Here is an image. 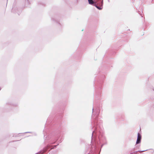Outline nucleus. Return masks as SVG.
I'll list each match as a JSON object with an SVG mask.
<instances>
[{
  "mask_svg": "<svg viewBox=\"0 0 154 154\" xmlns=\"http://www.w3.org/2000/svg\"><path fill=\"white\" fill-rule=\"evenodd\" d=\"M89 4L93 5L98 9L101 10L103 5V0H88Z\"/></svg>",
  "mask_w": 154,
  "mask_h": 154,
  "instance_id": "nucleus-1",
  "label": "nucleus"
},
{
  "mask_svg": "<svg viewBox=\"0 0 154 154\" xmlns=\"http://www.w3.org/2000/svg\"><path fill=\"white\" fill-rule=\"evenodd\" d=\"M141 139V136L139 133L137 134V137L136 144H137L140 143Z\"/></svg>",
  "mask_w": 154,
  "mask_h": 154,
  "instance_id": "nucleus-2",
  "label": "nucleus"
},
{
  "mask_svg": "<svg viewBox=\"0 0 154 154\" xmlns=\"http://www.w3.org/2000/svg\"><path fill=\"white\" fill-rule=\"evenodd\" d=\"M99 139L100 142H105L106 141V138L103 136L100 135L99 137Z\"/></svg>",
  "mask_w": 154,
  "mask_h": 154,
  "instance_id": "nucleus-3",
  "label": "nucleus"
},
{
  "mask_svg": "<svg viewBox=\"0 0 154 154\" xmlns=\"http://www.w3.org/2000/svg\"><path fill=\"white\" fill-rule=\"evenodd\" d=\"M48 146H47V147H46L44 148L43 150L42 151H41L39 152H38L37 154H42L45 152L48 149Z\"/></svg>",
  "mask_w": 154,
  "mask_h": 154,
  "instance_id": "nucleus-4",
  "label": "nucleus"
},
{
  "mask_svg": "<svg viewBox=\"0 0 154 154\" xmlns=\"http://www.w3.org/2000/svg\"><path fill=\"white\" fill-rule=\"evenodd\" d=\"M95 133H96V131H93V132H92V134L91 142H92L93 140V136H94V134Z\"/></svg>",
  "mask_w": 154,
  "mask_h": 154,
  "instance_id": "nucleus-5",
  "label": "nucleus"
},
{
  "mask_svg": "<svg viewBox=\"0 0 154 154\" xmlns=\"http://www.w3.org/2000/svg\"><path fill=\"white\" fill-rule=\"evenodd\" d=\"M139 151V153L138 154H142V152H144V150Z\"/></svg>",
  "mask_w": 154,
  "mask_h": 154,
  "instance_id": "nucleus-6",
  "label": "nucleus"
},
{
  "mask_svg": "<svg viewBox=\"0 0 154 154\" xmlns=\"http://www.w3.org/2000/svg\"><path fill=\"white\" fill-rule=\"evenodd\" d=\"M107 143L106 142L105 143H103V144H102V145H101V147H102L104 145V144H106Z\"/></svg>",
  "mask_w": 154,
  "mask_h": 154,
  "instance_id": "nucleus-7",
  "label": "nucleus"
},
{
  "mask_svg": "<svg viewBox=\"0 0 154 154\" xmlns=\"http://www.w3.org/2000/svg\"><path fill=\"white\" fill-rule=\"evenodd\" d=\"M13 10H14V9L13 8L12 9V12H13Z\"/></svg>",
  "mask_w": 154,
  "mask_h": 154,
  "instance_id": "nucleus-8",
  "label": "nucleus"
},
{
  "mask_svg": "<svg viewBox=\"0 0 154 154\" xmlns=\"http://www.w3.org/2000/svg\"><path fill=\"white\" fill-rule=\"evenodd\" d=\"M93 109H93H93H92V110H93V111H92V112H93Z\"/></svg>",
  "mask_w": 154,
  "mask_h": 154,
  "instance_id": "nucleus-9",
  "label": "nucleus"
},
{
  "mask_svg": "<svg viewBox=\"0 0 154 154\" xmlns=\"http://www.w3.org/2000/svg\"><path fill=\"white\" fill-rule=\"evenodd\" d=\"M27 133H30V132H27Z\"/></svg>",
  "mask_w": 154,
  "mask_h": 154,
  "instance_id": "nucleus-10",
  "label": "nucleus"
},
{
  "mask_svg": "<svg viewBox=\"0 0 154 154\" xmlns=\"http://www.w3.org/2000/svg\"><path fill=\"white\" fill-rule=\"evenodd\" d=\"M1 87H0V90H1Z\"/></svg>",
  "mask_w": 154,
  "mask_h": 154,
  "instance_id": "nucleus-11",
  "label": "nucleus"
},
{
  "mask_svg": "<svg viewBox=\"0 0 154 154\" xmlns=\"http://www.w3.org/2000/svg\"><path fill=\"white\" fill-rule=\"evenodd\" d=\"M95 140V139L94 138V140Z\"/></svg>",
  "mask_w": 154,
  "mask_h": 154,
  "instance_id": "nucleus-12",
  "label": "nucleus"
},
{
  "mask_svg": "<svg viewBox=\"0 0 154 154\" xmlns=\"http://www.w3.org/2000/svg\"><path fill=\"white\" fill-rule=\"evenodd\" d=\"M141 17H143V16L142 15Z\"/></svg>",
  "mask_w": 154,
  "mask_h": 154,
  "instance_id": "nucleus-13",
  "label": "nucleus"
}]
</instances>
